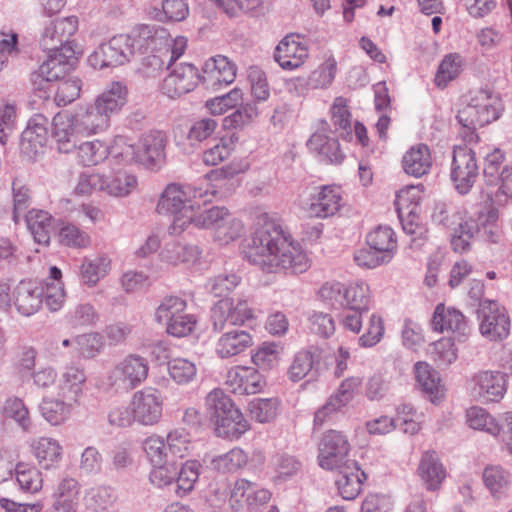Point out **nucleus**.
I'll use <instances>...</instances> for the list:
<instances>
[{
  "label": "nucleus",
  "instance_id": "nucleus-1",
  "mask_svg": "<svg viewBox=\"0 0 512 512\" xmlns=\"http://www.w3.org/2000/svg\"><path fill=\"white\" fill-rule=\"evenodd\" d=\"M258 225L244 251L250 263L267 273L285 271L297 274L306 271V255L290 236L285 235L280 225L267 221L266 216L259 218Z\"/></svg>",
  "mask_w": 512,
  "mask_h": 512
},
{
  "label": "nucleus",
  "instance_id": "nucleus-2",
  "mask_svg": "<svg viewBox=\"0 0 512 512\" xmlns=\"http://www.w3.org/2000/svg\"><path fill=\"white\" fill-rule=\"evenodd\" d=\"M78 29L75 16L49 21L40 36V46L47 51L48 58L31 74V82L41 85L42 81L56 80L67 75L76 63L74 43L70 38Z\"/></svg>",
  "mask_w": 512,
  "mask_h": 512
},
{
  "label": "nucleus",
  "instance_id": "nucleus-3",
  "mask_svg": "<svg viewBox=\"0 0 512 512\" xmlns=\"http://www.w3.org/2000/svg\"><path fill=\"white\" fill-rule=\"evenodd\" d=\"M252 318V310L243 299H238L236 305L229 299L219 300L212 307L210 314L212 331L221 333L215 347L220 358L236 356L252 346L251 334L240 328Z\"/></svg>",
  "mask_w": 512,
  "mask_h": 512
},
{
  "label": "nucleus",
  "instance_id": "nucleus-4",
  "mask_svg": "<svg viewBox=\"0 0 512 512\" xmlns=\"http://www.w3.org/2000/svg\"><path fill=\"white\" fill-rule=\"evenodd\" d=\"M207 415L217 436L237 440L250 429L248 420L222 389H213L205 398Z\"/></svg>",
  "mask_w": 512,
  "mask_h": 512
},
{
  "label": "nucleus",
  "instance_id": "nucleus-5",
  "mask_svg": "<svg viewBox=\"0 0 512 512\" xmlns=\"http://www.w3.org/2000/svg\"><path fill=\"white\" fill-rule=\"evenodd\" d=\"M504 110L500 96L488 89L470 91L466 106L456 116L459 124L468 131L465 138H478L476 130L498 120Z\"/></svg>",
  "mask_w": 512,
  "mask_h": 512
},
{
  "label": "nucleus",
  "instance_id": "nucleus-6",
  "mask_svg": "<svg viewBox=\"0 0 512 512\" xmlns=\"http://www.w3.org/2000/svg\"><path fill=\"white\" fill-rule=\"evenodd\" d=\"M189 224L198 228L214 229L217 238L225 243L241 236L243 225L232 216L226 207L213 206L199 214L191 212L190 217H176L169 227L170 234H181Z\"/></svg>",
  "mask_w": 512,
  "mask_h": 512
},
{
  "label": "nucleus",
  "instance_id": "nucleus-7",
  "mask_svg": "<svg viewBox=\"0 0 512 512\" xmlns=\"http://www.w3.org/2000/svg\"><path fill=\"white\" fill-rule=\"evenodd\" d=\"M209 196L208 187L203 188L195 184H169L161 194L156 211L162 215L176 217H190L195 205L200 206L203 198Z\"/></svg>",
  "mask_w": 512,
  "mask_h": 512
},
{
  "label": "nucleus",
  "instance_id": "nucleus-8",
  "mask_svg": "<svg viewBox=\"0 0 512 512\" xmlns=\"http://www.w3.org/2000/svg\"><path fill=\"white\" fill-rule=\"evenodd\" d=\"M132 42L126 34L113 36L108 42L100 44L87 59L89 65L95 69L116 67L131 61Z\"/></svg>",
  "mask_w": 512,
  "mask_h": 512
},
{
  "label": "nucleus",
  "instance_id": "nucleus-9",
  "mask_svg": "<svg viewBox=\"0 0 512 512\" xmlns=\"http://www.w3.org/2000/svg\"><path fill=\"white\" fill-rule=\"evenodd\" d=\"M479 330L489 341H502L510 333V318L505 307L494 300H482L477 309Z\"/></svg>",
  "mask_w": 512,
  "mask_h": 512
},
{
  "label": "nucleus",
  "instance_id": "nucleus-10",
  "mask_svg": "<svg viewBox=\"0 0 512 512\" xmlns=\"http://www.w3.org/2000/svg\"><path fill=\"white\" fill-rule=\"evenodd\" d=\"M466 419L470 428L501 437L507 450L512 454V412L504 413L501 420L496 421L485 409L471 407L467 410Z\"/></svg>",
  "mask_w": 512,
  "mask_h": 512
},
{
  "label": "nucleus",
  "instance_id": "nucleus-11",
  "mask_svg": "<svg viewBox=\"0 0 512 512\" xmlns=\"http://www.w3.org/2000/svg\"><path fill=\"white\" fill-rule=\"evenodd\" d=\"M479 176L475 152L467 146H456L451 163V180L455 189L462 195L467 194Z\"/></svg>",
  "mask_w": 512,
  "mask_h": 512
},
{
  "label": "nucleus",
  "instance_id": "nucleus-12",
  "mask_svg": "<svg viewBox=\"0 0 512 512\" xmlns=\"http://www.w3.org/2000/svg\"><path fill=\"white\" fill-rule=\"evenodd\" d=\"M302 196L301 205L309 216L327 218L333 216L341 207V193L336 186L312 187Z\"/></svg>",
  "mask_w": 512,
  "mask_h": 512
},
{
  "label": "nucleus",
  "instance_id": "nucleus-13",
  "mask_svg": "<svg viewBox=\"0 0 512 512\" xmlns=\"http://www.w3.org/2000/svg\"><path fill=\"white\" fill-rule=\"evenodd\" d=\"M350 444L340 431L329 430L319 443V465L326 470H334L353 460L348 458Z\"/></svg>",
  "mask_w": 512,
  "mask_h": 512
},
{
  "label": "nucleus",
  "instance_id": "nucleus-14",
  "mask_svg": "<svg viewBox=\"0 0 512 512\" xmlns=\"http://www.w3.org/2000/svg\"><path fill=\"white\" fill-rule=\"evenodd\" d=\"M131 404L134 420L138 423L149 426L160 421L163 411V400L159 390L145 387L135 392Z\"/></svg>",
  "mask_w": 512,
  "mask_h": 512
},
{
  "label": "nucleus",
  "instance_id": "nucleus-15",
  "mask_svg": "<svg viewBox=\"0 0 512 512\" xmlns=\"http://www.w3.org/2000/svg\"><path fill=\"white\" fill-rule=\"evenodd\" d=\"M148 370L146 359L130 355L111 371V384L117 389L132 390L147 378Z\"/></svg>",
  "mask_w": 512,
  "mask_h": 512
},
{
  "label": "nucleus",
  "instance_id": "nucleus-16",
  "mask_svg": "<svg viewBox=\"0 0 512 512\" xmlns=\"http://www.w3.org/2000/svg\"><path fill=\"white\" fill-rule=\"evenodd\" d=\"M236 77V66L226 56L217 55L209 58L202 67L200 73L203 86L212 91L234 82Z\"/></svg>",
  "mask_w": 512,
  "mask_h": 512
},
{
  "label": "nucleus",
  "instance_id": "nucleus-17",
  "mask_svg": "<svg viewBox=\"0 0 512 512\" xmlns=\"http://www.w3.org/2000/svg\"><path fill=\"white\" fill-rule=\"evenodd\" d=\"M201 83L198 69L191 63L176 65L162 83V91L169 98H178L192 90Z\"/></svg>",
  "mask_w": 512,
  "mask_h": 512
},
{
  "label": "nucleus",
  "instance_id": "nucleus-18",
  "mask_svg": "<svg viewBox=\"0 0 512 512\" xmlns=\"http://www.w3.org/2000/svg\"><path fill=\"white\" fill-rule=\"evenodd\" d=\"M166 136L161 131H151L139 141L137 148L130 145L125 152L131 160L148 165L159 164L165 158Z\"/></svg>",
  "mask_w": 512,
  "mask_h": 512
},
{
  "label": "nucleus",
  "instance_id": "nucleus-19",
  "mask_svg": "<svg viewBox=\"0 0 512 512\" xmlns=\"http://www.w3.org/2000/svg\"><path fill=\"white\" fill-rule=\"evenodd\" d=\"M359 377H349L341 382L337 390L327 399L314 415V425L322 426L326 419L351 402L360 387Z\"/></svg>",
  "mask_w": 512,
  "mask_h": 512
},
{
  "label": "nucleus",
  "instance_id": "nucleus-20",
  "mask_svg": "<svg viewBox=\"0 0 512 512\" xmlns=\"http://www.w3.org/2000/svg\"><path fill=\"white\" fill-rule=\"evenodd\" d=\"M359 377H349L341 382L337 390L327 399L314 415V425L322 426L326 419L351 402L360 387Z\"/></svg>",
  "mask_w": 512,
  "mask_h": 512
},
{
  "label": "nucleus",
  "instance_id": "nucleus-21",
  "mask_svg": "<svg viewBox=\"0 0 512 512\" xmlns=\"http://www.w3.org/2000/svg\"><path fill=\"white\" fill-rule=\"evenodd\" d=\"M48 119L42 114L30 118L27 127L21 134L20 150L30 159L36 158L48 140Z\"/></svg>",
  "mask_w": 512,
  "mask_h": 512
},
{
  "label": "nucleus",
  "instance_id": "nucleus-22",
  "mask_svg": "<svg viewBox=\"0 0 512 512\" xmlns=\"http://www.w3.org/2000/svg\"><path fill=\"white\" fill-rule=\"evenodd\" d=\"M132 42V52L135 55L153 53L158 48L168 46V32L166 29L157 25L142 24L126 34Z\"/></svg>",
  "mask_w": 512,
  "mask_h": 512
},
{
  "label": "nucleus",
  "instance_id": "nucleus-23",
  "mask_svg": "<svg viewBox=\"0 0 512 512\" xmlns=\"http://www.w3.org/2000/svg\"><path fill=\"white\" fill-rule=\"evenodd\" d=\"M44 287L34 280H22L12 290L10 301L23 316L35 314L43 304Z\"/></svg>",
  "mask_w": 512,
  "mask_h": 512
},
{
  "label": "nucleus",
  "instance_id": "nucleus-24",
  "mask_svg": "<svg viewBox=\"0 0 512 512\" xmlns=\"http://www.w3.org/2000/svg\"><path fill=\"white\" fill-rule=\"evenodd\" d=\"M431 325L434 331L451 332L458 342H463L469 333L464 315L455 308L445 307L442 303L436 306Z\"/></svg>",
  "mask_w": 512,
  "mask_h": 512
},
{
  "label": "nucleus",
  "instance_id": "nucleus-25",
  "mask_svg": "<svg viewBox=\"0 0 512 512\" xmlns=\"http://www.w3.org/2000/svg\"><path fill=\"white\" fill-rule=\"evenodd\" d=\"M226 384L234 394L250 395L259 393L266 385V381L253 367H236L228 371Z\"/></svg>",
  "mask_w": 512,
  "mask_h": 512
},
{
  "label": "nucleus",
  "instance_id": "nucleus-26",
  "mask_svg": "<svg viewBox=\"0 0 512 512\" xmlns=\"http://www.w3.org/2000/svg\"><path fill=\"white\" fill-rule=\"evenodd\" d=\"M307 56V48L300 42V36L296 34L285 36L274 52V60L281 68L289 71L300 67Z\"/></svg>",
  "mask_w": 512,
  "mask_h": 512
},
{
  "label": "nucleus",
  "instance_id": "nucleus-27",
  "mask_svg": "<svg viewBox=\"0 0 512 512\" xmlns=\"http://www.w3.org/2000/svg\"><path fill=\"white\" fill-rule=\"evenodd\" d=\"M52 137L60 153H70L77 147L78 127L73 114L57 113L52 120Z\"/></svg>",
  "mask_w": 512,
  "mask_h": 512
},
{
  "label": "nucleus",
  "instance_id": "nucleus-28",
  "mask_svg": "<svg viewBox=\"0 0 512 512\" xmlns=\"http://www.w3.org/2000/svg\"><path fill=\"white\" fill-rule=\"evenodd\" d=\"M338 476L335 481L341 497L345 500H354L362 490V484L367 476L356 461L336 468Z\"/></svg>",
  "mask_w": 512,
  "mask_h": 512
},
{
  "label": "nucleus",
  "instance_id": "nucleus-29",
  "mask_svg": "<svg viewBox=\"0 0 512 512\" xmlns=\"http://www.w3.org/2000/svg\"><path fill=\"white\" fill-rule=\"evenodd\" d=\"M505 374L500 371H482L475 375V390L485 402H498L506 392Z\"/></svg>",
  "mask_w": 512,
  "mask_h": 512
},
{
  "label": "nucleus",
  "instance_id": "nucleus-30",
  "mask_svg": "<svg viewBox=\"0 0 512 512\" xmlns=\"http://www.w3.org/2000/svg\"><path fill=\"white\" fill-rule=\"evenodd\" d=\"M418 474L428 491L440 489L442 482L446 478V470L435 451H426L422 454L418 466Z\"/></svg>",
  "mask_w": 512,
  "mask_h": 512
},
{
  "label": "nucleus",
  "instance_id": "nucleus-31",
  "mask_svg": "<svg viewBox=\"0 0 512 512\" xmlns=\"http://www.w3.org/2000/svg\"><path fill=\"white\" fill-rule=\"evenodd\" d=\"M320 354L315 350H301L294 356L288 369V377L293 382H299L306 376L315 379L318 376Z\"/></svg>",
  "mask_w": 512,
  "mask_h": 512
},
{
  "label": "nucleus",
  "instance_id": "nucleus-32",
  "mask_svg": "<svg viewBox=\"0 0 512 512\" xmlns=\"http://www.w3.org/2000/svg\"><path fill=\"white\" fill-rule=\"evenodd\" d=\"M94 103L110 121L111 116L119 113L127 103V88L120 82H113Z\"/></svg>",
  "mask_w": 512,
  "mask_h": 512
},
{
  "label": "nucleus",
  "instance_id": "nucleus-33",
  "mask_svg": "<svg viewBox=\"0 0 512 512\" xmlns=\"http://www.w3.org/2000/svg\"><path fill=\"white\" fill-rule=\"evenodd\" d=\"M406 174L420 178L427 174L432 166L430 150L427 145L419 144L407 151L402 159Z\"/></svg>",
  "mask_w": 512,
  "mask_h": 512
},
{
  "label": "nucleus",
  "instance_id": "nucleus-34",
  "mask_svg": "<svg viewBox=\"0 0 512 512\" xmlns=\"http://www.w3.org/2000/svg\"><path fill=\"white\" fill-rule=\"evenodd\" d=\"M76 127L78 131L83 134H95L108 128L110 121L93 103L88 105L85 109H80L75 115Z\"/></svg>",
  "mask_w": 512,
  "mask_h": 512
},
{
  "label": "nucleus",
  "instance_id": "nucleus-35",
  "mask_svg": "<svg viewBox=\"0 0 512 512\" xmlns=\"http://www.w3.org/2000/svg\"><path fill=\"white\" fill-rule=\"evenodd\" d=\"M23 218L34 241L38 244H49L53 230L52 216L47 211L32 209Z\"/></svg>",
  "mask_w": 512,
  "mask_h": 512
},
{
  "label": "nucleus",
  "instance_id": "nucleus-36",
  "mask_svg": "<svg viewBox=\"0 0 512 512\" xmlns=\"http://www.w3.org/2000/svg\"><path fill=\"white\" fill-rule=\"evenodd\" d=\"M415 377L421 390L429 397L432 403H437L443 397L438 372L429 364L418 362L415 365Z\"/></svg>",
  "mask_w": 512,
  "mask_h": 512
},
{
  "label": "nucleus",
  "instance_id": "nucleus-37",
  "mask_svg": "<svg viewBox=\"0 0 512 512\" xmlns=\"http://www.w3.org/2000/svg\"><path fill=\"white\" fill-rule=\"evenodd\" d=\"M307 147L329 163L340 164L345 158L338 140L321 133L312 134L307 141Z\"/></svg>",
  "mask_w": 512,
  "mask_h": 512
},
{
  "label": "nucleus",
  "instance_id": "nucleus-38",
  "mask_svg": "<svg viewBox=\"0 0 512 512\" xmlns=\"http://www.w3.org/2000/svg\"><path fill=\"white\" fill-rule=\"evenodd\" d=\"M483 481L487 489L496 499L505 497L510 490L511 476L509 472L501 466H487L483 471Z\"/></svg>",
  "mask_w": 512,
  "mask_h": 512
},
{
  "label": "nucleus",
  "instance_id": "nucleus-39",
  "mask_svg": "<svg viewBox=\"0 0 512 512\" xmlns=\"http://www.w3.org/2000/svg\"><path fill=\"white\" fill-rule=\"evenodd\" d=\"M66 75L63 77L56 79L55 81H59L57 84L54 100L57 106H66L76 100L81 91V81L78 78H69L64 79ZM54 80H51L53 82ZM48 83L50 81H42L41 85L38 83L35 85L33 82V86L35 89L43 90L47 88Z\"/></svg>",
  "mask_w": 512,
  "mask_h": 512
},
{
  "label": "nucleus",
  "instance_id": "nucleus-40",
  "mask_svg": "<svg viewBox=\"0 0 512 512\" xmlns=\"http://www.w3.org/2000/svg\"><path fill=\"white\" fill-rule=\"evenodd\" d=\"M406 201L404 195H398L396 202L398 217L402 225L403 231L408 235L415 236L413 241L425 233L424 227L419 223V216L416 212L418 207L417 203H409L406 208L403 207V203Z\"/></svg>",
  "mask_w": 512,
  "mask_h": 512
},
{
  "label": "nucleus",
  "instance_id": "nucleus-41",
  "mask_svg": "<svg viewBox=\"0 0 512 512\" xmlns=\"http://www.w3.org/2000/svg\"><path fill=\"white\" fill-rule=\"evenodd\" d=\"M469 222L476 240L489 244H497L501 241L502 235L494 213L480 215L477 220L470 219Z\"/></svg>",
  "mask_w": 512,
  "mask_h": 512
},
{
  "label": "nucleus",
  "instance_id": "nucleus-42",
  "mask_svg": "<svg viewBox=\"0 0 512 512\" xmlns=\"http://www.w3.org/2000/svg\"><path fill=\"white\" fill-rule=\"evenodd\" d=\"M33 453L43 469H49L61 459V446L52 438H40L32 444Z\"/></svg>",
  "mask_w": 512,
  "mask_h": 512
},
{
  "label": "nucleus",
  "instance_id": "nucleus-43",
  "mask_svg": "<svg viewBox=\"0 0 512 512\" xmlns=\"http://www.w3.org/2000/svg\"><path fill=\"white\" fill-rule=\"evenodd\" d=\"M161 255L166 262L173 265L179 263L194 264L200 258L201 250L196 245L173 242L165 246Z\"/></svg>",
  "mask_w": 512,
  "mask_h": 512
},
{
  "label": "nucleus",
  "instance_id": "nucleus-44",
  "mask_svg": "<svg viewBox=\"0 0 512 512\" xmlns=\"http://www.w3.org/2000/svg\"><path fill=\"white\" fill-rule=\"evenodd\" d=\"M14 472L18 486L24 493L35 494L42 489V474L35 466L19 462Z\"/></svg>",
  "mask_w": 512,
  "mask_h": 512
},
{
  "label": "nucleus",
  "instance_id": "nucleus-45",
  "mask_svg": "<svg viewBox=\"0 0 512 512\" xmlns=\"http://www.w3.org/2000/svg\"><path fill=\"white\" fill-rule=\"evenodd\" d=\"M202 465L197 460H188L185 463L177 462V490L179 496H184L194 489L199 478Z\"/></svg>",
  "mask_w": 512,
  "mask_h": 512
},
{
  "label": "nucleus",
  "instance_id": "nucleus-46",
  "mask_svg": "<svg viewBox=\"0 0 512 512\" xmlns=\"http://www.w3.org/2000/svg\"><path fill=\"white\" fill-rule=\"evenodd\" d=\"M167 369L171 379L179 385L191 383L198 372L196 363L183 357L171 358L167 363Z\"/></svg>",
  "mask_w": 512,
  "mask_h": 512
},
{
  "label": "nucleus",
  "instance_id": "nucleus-47",
  "mask_svg": "<svg viewBox=\"0 0 512 512\" xmlns=\"http://www.w3.org/2000/svg\"><path fill=\"white\" fill-rule=\"evenodd\" d=\"M110 260L106 256L85 258L80 267V274L83 283L94 286L103 278L109 270Z\"/></svg>",
  "mask_w": 512,
  "mask_h": 512
},
{
  "label": "nucleus",
  "instance_id": "nucleus-48",
  "mask_svg": "<svg viewBox=\"0 0 512 512\" xmlns=\"http://www.w3.org/2000/svg\"><path fill=\"white\" fill-rule=\"evenodd\" d=\"M331 120L335 131H341L340 136L345 140L352 139L351 113L347 107L346 99L337 97L331 107Z\"/></svg>",
  "mask_w": 512,
  "mask_h": 512
},
{
  "label": "nucleus",
  "instance_id": "nucleus-49",
  "mask_svg": "<svg viewBox=\"0 0 512 512\" xmlns=\"http://www.w3.org/2000/svg\"><path fill=\"white\" fill-rule=\"evenodd\" d=\"M367 246L383 254H393L396 248V238L393 229L389 226L379 225L366 236Z\"/></svg>",
  "mask_w": 512,
  "mask_h": 512
},
{
  "label": "nucleus",
  "instance_id": "nucleus-50",
  "mask_svg": "<svg viewBox=\"0 0 512 512\" xmlns=\"http://www.w3.org/2000/svg\"><path fill=\"white\" fill-rule=\"evenodd\" d=\"M248 461V455L241 448H233L229 452L214 457L211 461L213 469L220 473H231L243 468Z\"/></svg>",
  "mask_w": 512,
  "mask_h": 512
},
{
  "label": "nucleus",
  "instance_id": "nucleus-51",
  "mask_svg": "<svg viewBox=\"0 0 512 512\" xmlns=\"http://www.w3.org/2000/svg\"><path fill=\"white\" fill-rule=\"evenodd\" d=\"M370 290L364 282H357L345 288L343 307L356 311H369Z\"/></svg>",
  "mask_w": 512,
  "mask_h": 512
},
{
  "label": "nucleus",
  "instance_id": "nucleus-52",
  "mask_svg": "<svg viewBox=\"0 0 512 512\" xmlns=\"http://www.w3.org/2000/svg\"><path fill=\"white\" fill-rule=\"evenodd\" d=\"M239 105L238 109L222 119L224 129H242L258 116L259 111L256 103L249 102L243 104L241 101Z\"/></svg>",
  "mask_w": 512,
  "mask_h": 512
},
{
  "label": "nucleus",
  "instance_id": "nucleus-53",
  "mask_svg": "<svg viewBox=\"0 0 512 512\" xmlns=\"http://www.w3.org/2000/svg\"><path fill=\"white\" fill-rule=\"evenodd\" d=\"M104 193L123 197L128 195L136 186V178L123 171H118L111 176H105Z\"/></svg>",
  "mask_w": 512,
  "mask_h": 512
},
{
  "label": "nucleus",
  "instance_id": "nucleus-54",
  "mask_svg": "<svg viewBox=\"0 0 512 512\" xmlns=\"http://www.w3.org/2000/svg\"><path fill=\"white\" fill-rule=\"evenodd\" d=\"M240 280L241 278L234 273H222L209 279L205 287L214 297H223L222 300L229 299L234 302V299L227 296L239 285Z\"/></svg>",
  "mask_w": 512,
  "mask_h": 512
},
{
  "label": "nucleus",
  "instance_id": "nucleus-55",
  "mask_svg": "<svg viewBox=\"0 0 512 512\" xmlns=\"http://www.w3.org/2000/svg\"><path fill=\"white\" fill-rule=\"evenodd\" d=\"M431 218L435 224L450 230L464 223L457 208L451 203L442 201L435 203Z\"/></svg>",
  "mask_w": 512,
  "mask_h": 512
},
{
  "label": "nucleus",
  "instance_id": "nucleus-56",
  "mask_svg": "<svg viewBox=\"0 0 512 512\" xmlns=\"http://www.w3.org/2000/svg\"><path fill=\"white\" fill-rule=\"evenodd\" d=\"M108 146L99 140L83 142L78 146L77 156L84 166L97 165L107 158Z\"/></svg>",
  "mask_w": 512,
  "mask_h": 512
},
{
  "label": "nucleus",
  "instance_id": "nucleus-57",
  "mask_svg": "<svg viewBox=\"0 0 512 512\" xmlns=\"http://www.w3.org/2000/svg\"><path fill=\"white\" fill-rule=\"evenodd\" d=\"M86 380L85 373L78 367H67L62 375L63 395L70 400L77 401L82 393V386Z\"/></svg>",
  "mask_w": 512,
  "mask_h": 512
},
{
  "label": "nucleus",
  "instance_id": "nucleus-58",
  "mask_svg": "<svg viewBox=\"0 0 512 512\" xmlns=\"http://www.w3.org/2000/svg\"><path fill=\"white\" fill-rule=\"evenodd\" d=\"M278 407L277 398H255L248 405L252 419L259 423H268L275 419Z\"/></svg>",
  "mask_w": 512,
  "mask_h": 512
},
{
  "label": "nucleus",
  "instance_id": "nucleus-59",
  "mask_svg": "<svg viewBox=\"0 0 512 512\" xmlns=\"http://www.w3.org/2000/svg\"><path fill=\"white\" fill-rule=\"evenodd\" d=\"M39 409L44 419L52 425L63 423L70 415V406L58 399H43Z\"/></svg>",
  "mask_w": 512,
  "mask_h": 512
},
{
  "label": "nucleus",
  "instance_id": "nucleus-60",
  "mask_svg": "<svg viewBox=\"0 0 512 512\" xmlns=\"http://www.w3.org/2000/svg\"><path fill=\"white\" fill-rule=\"evenodd\" d=\"M243 100V93L241 89L234 88L228 93L208 99L205 103V107L209 110L210 114L222 115L228 109L235 108Z\"/></svg>",
  "mask_w": 512,
  "mask_h": 512
},
{
  "label": "nucleus",
  "instance_id": "nucleus-61",
  "mask_svg": "<svg viewBox=\"0 0 512 512\" xmlns=\"http://www.w3.org/2000/svg\"><path fill=\"white\" fill-rule=\"evenodd\" d=\"M187 307L186 301L178 296H168L165 297L161 304L158 306L156 310V320L157 322L164 324L171 319L182 315L185 313Z\"/></svg>",
  "mask_w": 512,
  "mask_h": 512
},
{
  "label": "nucleus",
  "instance_id": "nucleus-62",
  "mask_svg": "<svg viewBox=\"0 0 512 512\" xmlns=\"http://www.w3.org/2000/svg\"><path fill=\"white\" fill-rule=\"evenodd\" d=\"M165 444L172 460L182 459L188 453L189 433L185 429H175L168 433Z\"/></svg>",
  "mask_w": 512,
  "mask_h": 512
},
{
  "label": "nucleus",
  "instance_id": "nucleus-63",
  "mask_svg": "<svg viewBox=\"0 0 512 512\" xmlns=\"http://www.w3.org/2000/svg\"><path fill=\"white\" fill-rule=\"evenodd\" d=\"M504 159L505 154L499 148H495L491 153L486 155L484 159L483 176L487 185H498Z\"/></svg>",
  "mask_w": 512,
  "mask_h": 512
},
{
  "label": "nucleus",
  "instance_id": "nucleus-64",
  "mask_svg": "<svg viewBox=\"0 0 512 512\" xmlns=\"http://www.w3.org/2000/svg\"><path fill=\"white\" fill-rule=\"evenodd\" d=\"M393 258V254H383L371 246L361 248L355 251L354 261L362 268L373 269L382 264L389 263Z\"/></svg>",
  "mask_w": 512,
  "mask_h": 512
}]
</instances>
